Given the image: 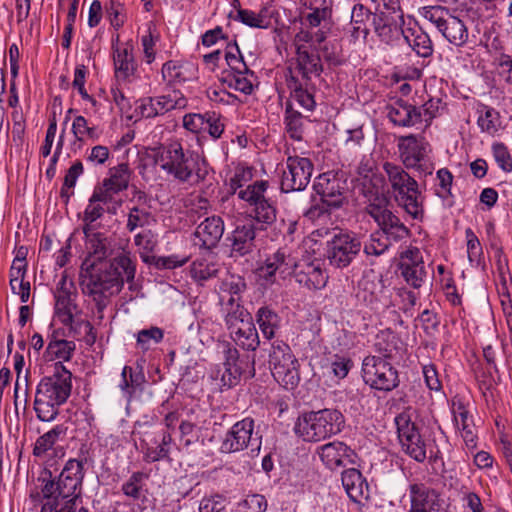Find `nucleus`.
Returning <instances> with one entry per match:
<instances>
[{"label": "nucleus", "instance_id": "f257e3e1", "mask_svg": "<svg viewBox=\"0 0 512 512\" xmlns=\"http://www.w3.org/2000/svg\"><path fill=\"white\" fill-rule=\"evenodd\" d=\"M83 233L87 256L82 263L85 274H82L81 287L83 293L92 298L102 319L110 298L121 291L125 282L134 280L136 265L126 252L106 261L113 252L111 239L91 225L83 226Z\"/></svg>", "mask_w": 512, "mask_h": 512}, {"label": "nucleus", "instance_id": "f03ea898", "mask_svg": "<svg viewBox=\"0 0 512 512\" xmlns=\"http://www.w3.org/2000/svg\"><path fill=\"white\" fill-rule=\"evenodd\" d=\"M154 162L168 175L184 183H199L208 175L207 161L198 153L184 149L177 141L158 148Z\"/></svg>", "mask_w": 512, "mask_h": 512}, {"label": "nucleus", "instance_id": "7ed1b4c3", "mask_svg": "<svg viewBox=\"0 0 512 512\" xmlns=\"http://www.w3.org/2000/svg\"><path fill=\"white\" fill-rule=\"evenodd\" d=\"M72 390V373L60 362H56L54 371L44 376L35 391L33 409L37 418L43 422L53 421L59 414V408L69 398Z\"/></svg>", "mask_w": 512, "mask_h": 512}, {"label": "nucleus", "instance_id": "20e7f679", "mask_svg": "<svg viewBox=\"0 0 512 512\" xmlns=\"http://www.w3.org/2000/svg\"><path fill=\"white\" fill-rule=\"evenodd\" d=\"M382 167L397 204L413 219L422 220L423 196L418 182L398 164L384 162Z\"/></svg>", "mask_w": 512, "mask_h": 512}, {"label": "nucleus", "instance_id": "39448f33", "mask_svg": "<svg viewBox=\"0 0 512 512\" xmlns=\"http://www.w3.org/2000/svg\"><path fill=\"white\" fill-rule=\"evenodd\" d=\"M345 418L337 409H322L304 414L298 418L295 432L304 441L318 442L340 433Z\"/></svg>", "mask_w": 512, "mask_h": 512}, {"label": "nucleus", "instance_id": "423d86ee", "mask_svg": "<svg viewBox=\"0 0 512 512\" xmlns=\"http://www.w3.org/2000/svg\"><path fill=\"white\" fill-rule=\"evenodd\" d=\"M84 478L83 462L78 459H70L66 462L57 481L52 478L50 471H43L38 478L42 482L43 496L56 495L64 499L79 501L82 494V482Z\"/></svg>", "mask_w": 512, "mask_h": 512}, {"label": "nucleus", "instance_id": "0eeeda50", "mask_svg": "<svg viewBox=\"0 0 512 512\" xmlns=\"http://www.w3.org/2000/svg\"><path fill=\"white\" fill-rule=\"evenodd\" d=\"M268 363L274 379L281 386L287 390L298 386L299 363L286 342L276 339L271 343Z\"/></svg>", "mask_w": 512, "mask_h": 512}, {"label": "nucleus", "instance_id": "6e6552de", "mask_svg": "<svg viewBox=\"0 0 512 512\" xmlns=\"http://www.w3.org/2000/svg\"><path fill=\"white\" fill-rule=\"evenodd\" d=\"M389 200L384 194L376 193L366 207L367 213L377 223L378 231L392 243L407 241L411 232L390 209Z\"/></svg>", "mask_w": 512, "mask_h": 512}, {"label": "nucleus", "instance_id": "1a4fd4ad", "mask_svg": "<svg viewBox=\"0 0 512 512\" xmlns=\"http://www.w3.org/2000/svg\"><path fill=\"white\" fill-rule=\"evenodd\" d=\"M421 15L432 23L450 44L463 47L467 43L469 32L465 22L454 16L448 8L425 6L421 9Z\"/></svg>", "mask_w": 512, "mask_h": 512}, {"label": "nucleus", "instance_id": "9d476101", "mask_svg": "<svg viewBox=\"0 0 512 512\" xmlns=\"http://www.w3.org/2000/svg\"><path fill=\"white\" fill-rule=\"evenodd\" d=\"M362 250L361 237L348 230L335 229L326 244V257L336 268L348 267Z\"/></svg>", "mask_w": 512, "mask_h": 512}, {"label": "nucleus", "instance_id": "9b49d317", "mask_svg": "<svg viewBox=\"0 0 512 512\" xmlns=\"http://www.w3.org/2000/svg\"><path fill=\"white\" fill-rule=\"evenodd\" d=\"M362 378L372 389L390 392L399 386L398 370L381 356H366L362 362Z\"/></svg>", "mask_w": 512, "mask_h": 512}, {"label": "nucleus", "instance_id": "f8f14e48", "mask_svg": "<svg viewBox=\"0 0 512 512\" xmlns=\"http://www.w3.org/2000/svg\"><path fill=\"white\" fill-rule=\"evenodd\" d=\"M400 159L407 169H416L420 174L431 175L434 166L428 160L430 145L423 137L416 135L401 136L398 139Z\"/></svg>", "mask_w": 512, "mask_h": 512}, {"label": "nucleus", "instance_id": "ddd939ff", "mask_svg": "<svg viewBox=\"0 0 512 512\" xmlns=\"http://www.w3.org/2000/svg\"><path fill=\"white\" fill-rule=\"evenodd\" d=\"M254 425L251 417L237 421L222 437L219 451L226 454L236 453L254 445L259 450L261 441L257 433L253 436Z\"/></svg>", "mask_w": 512, "mask_h": 512}, {"label": "nucleus", "instance_id": "4468645a", "mask_svg": "<svg viewBox=\"0 0 512 512\" xmlns=\"http://www.w3.org/2000/svg\"><path fill=\"white\" fill-rule=\"evenodd\" d=\"M225 370L221 380L224 386L229 388L238 384L240 379L252 378L255 375V360L249 355H240L238 349L230 343L225 345Z\"/></svg>", "mask_w": 512, "mask_h": 512}, {"label": "nucleus", "instance_id": "2eb2a0df", "mask_svg": "<svg viewBox=\"0 0 512 512\" xmlns=\"http://www.w3.org/2000/svg\"><path fill=\"white\" fill-rule=\"evenodd\" d=\"M261 231V227H258L253 219L237 222L227 238L230 241V256L238 258L256 253L259 250L257 236Z\"/></svg>", "mask_w": 512, "mask_h": 512}, {"label": "nucleus", "instance_id": "dca6fc26", "mask_svg": "<svg viewBox=\"0 0 512 512\" xmlns=\"http://www.w3.org/2000/svg\"><path fill=\"white\" fill-rule=\"evenodd\" d=\"M314 165L307 157L289 156L281 179L283 192L302 191L310 182Z\"/></svg>", "mask_w": 512, "mask_h": 512}, {"label": "nucleus", "instance_id": "f3484780", "mask_svg": "<svg viewBox=\"0 0 512 512\" xmlns=\"http://www.w3.org/2000/svg\"><path fill=\"white\" fill-rule=\"evenodd\" d=\"M399 441L403 450L417 462L426 459V445L409 415L401 413L395 418Z\"/></svg>", "mask_w": 512, "mask_h": 512}, {"label": "nucleus", "instance_id": "a211bd4d", "mask_svg": "<svg viewBox=\"0 0 512 512\" xmlns=\"http://www.w3.org/2000/svg\"><path fill=\"white\" fill-rule=\"evenodd\" d=\"M313 189L320 200L332 208H341L347 203V182L333 172L320 174L315 178Z\"/></svg>", "mask_w": 512, "mask_h": 512}, {"label": "nucleus", "instance_id": "6ab92c4d", "mask_svg": "<svg viewBox=\"0 0 512 512\" xmlns=\"http://www.w3.org/2000/svg\"><path fill=\"white\" fill-rule=\"evenodd\" d=\"M54 298V313L61 323H69L71 322V317H76L81 313L76 303V287L72 280H68L66 274H63L59 280L54 292Z\"/></svg>", "mask_w": 512, "mask_h": 512}, {"label": "nucleus", "instance_id": "aec40b11", "mask_svg": "<svg viewBox=\"0 0 512 512\" xmlns=\"http://www.w3.org/2000/svg\"><path fill=\"white\" fill-rule=\"evenodd\" d=\"M410 508L420 512H450L440 493L425 484H412L409 487Z\"/></svg>", "mask_w": 512, "mask_h": 512}, {"label": "nucleus", "instance_id": "412c9836", "mask_svg": "<svg viewBox=\"0 0 512 512\" xmlns=\"http://www.w3.org/2000/svg\"><path fill=\"white\" fill-rule=\"evenodd\" d=\"M387 117L394 125L411 127L422 123V112L413 104L398 98L386 106Z\"/></svg>", "mask_w": 512, "mask_h": 512}, {"label": "nucleus", "instance_id": "4be33fe9", "mask_svg": "<svg viewBox=\"0 0 512 512\" xmlns=\"http://www.w3.org/2000/svg\"><path fill=\"white\" fill-rule=\"evenodd\" d=\"M286 86L290 91V97L295 100L302 108L313 111L316 106L313 90L315 89L312 82L303 84L302 80L295 75L291 67L287 68L285 73Z\"/></svg>", "mask_w": 512, "mask_h": 512}, {"label": "nucleus", "instance_id": "5701e85b", "mask_svg": "<svg viewBox=\"0 0 512 512\" xmlns=\"http://www.w3.org/2000/svg\"><path fill=\"white\" fill-rule=\"evenodd\" d=\"M224 233V221L220 216L207 217L196 228L194 236L200 247L211 250L217 246Z\"/></svg>", "mask_w": 512, "mask_h": 512}, {"label": "nucleus", "instance_id": "b1692460", "mask_svg": "<svg viewBox=\"0 0 512 512\" xmlns=\"http://www.w3.org/2000/svg\"><path fill=\"white\" fill-rule=\"evenodd\" d=\"M295 71L300 75L299 79L303 84L311 82L312 75L319 77L323 72L321 58L317 54L310 53L304 45L296 48Z\"/></svg>", "mask_w": 512, "mask_h": 512}, {"label": "nucleus", "instance_id": "393cba45", "mask_svg": "<svg viewBox=\"0 0 512 512\" xmlns=\"http://www.w3.org/2000/svg\"><path fill=\"white\" fill-rule=\"evenodd\" d=\"M354 451L343 442H331L321 447L320 458L331 470L352 462Z\"/></svg>", "mask_w": 512, "mask_h": 512}, {"label": "nucleus", "instance_id": "a878e982", "mask_svg": "<svg viewBox=\"0 0 512 512\" xmlns=\"http://www.w3.org/2000/svg\"><path fill=\"white\" fill-rule=\"evenodd\" d=\"M402 348L400 337L391 329H384L377 333L374 349L383 359L389 361L395 358Z\"/></svg>", "mask_w": 512, "mask_h": 512}, {"label": "nucleus", "instance_id": "bb28decb", "mask_svg": "<svg viewBox=\"0 0 512 512\" xmlns=\"http://www.w3.org/2000/svg\"><path fill=\"white\" fill-rule=\"evenodd\" d=\"M341 480L347 495L354 502H360L362 498L368 497V484L359 470L355 468L344 470Z\"/></svg>", "mask_w": 512, "mask_h": 512}, {"label": "nucleus", "instance_id": "cd10ccee", "mask_svg": "<svg viewBox=\"0 0 512 512\" xmlns=\"http://www.w3.org/2000/svg\"><path fill=\"white\" fill-rule=\"evenodd\" d=\"M236 346L246 351H255L260 345L258 331L254 322L240 324V327L229 332Z\"/></svg>", "mask_w": 512, "mask_h": 512}, {"label": "nucleus", "instance_id": "c85d7f7f", "mask_svg": "<svg viewBox=\"0 0 512 512\" xmlns=\"http://www.w3.org/2000/svg\"><path fill=\"white\" fill-rule=\"evenodd\" d=\"M255 317L263 336L268 340L273 339L281 327V317L278 313L269 306H262Z\"/></svg>", "mask_w": 512, "mask_h": 512}, {"label": "nucleus", "instance_id": "c756f323", "mask_svg": "<svg viewBox=\"0 0 512 512\" xmlns=\"http://www.w3.org/2000/svg\"><path fill=\"white\" fill-rule=\"evenodd\" d=\"M115 76L127 80L136 70L132 52L128 48H116L113 53Z\"/></svg>", "mask_w": 512, "mask_h": 512}, {"label": "nucleus", "instance_id": "7c9ffc66", "mask_svg": "<svg viewBox=\"0 0 512 512\" xmlns=\"http://www.w3.org/2000/svg\"><path fill=\"white\" fill-rule=\"evenodd\" d=\"M477 113V124L482 132L494 135L499 131L501 119L499 112L495 108L480 104L477 108Z\"/></svg>", "mask_w": 512, "mask_h": 512}, {"label": "nucleus", "instance_id": "2f4dec72", "mask_svg": "<svg viewBox=\"0 0 512 512\" xmlns=\"http://www.w3.org/2000/svg\"><path fill=\"white\" fill-rule=\"evenodd\" d=\"M253 216L250 215L248 219H253L258 227L264 231L269 225H272L277 218V209L275 203L270 199H262L261 202L253 206Z\"/></svg>", "mask_w": 512, "mask_h": 512}, {"label": "nucleus", "instance_id": "473e14b6", "mask_svg": "<svg viewBox=\"0 0 512 512\" xmlns=\"http://www.w3.org/2000/svg\"><path fill=\"white\" fill-rule=\"evenodd\" d=\"M69 328L70 334L77 340H82L88 346H93L97 339L93 325L85 319L71 317V322L62 323Z\"/></svg>", "mask_w": 512, "mask_h": 512}, {"label": "nucleus", "instance_id": "72a5a7b5", "mask_svg": "<svg viewBox=\"0 0 512 512\" xmlns=\"http://www.w3.org/2000/svg\"><path fill=\"white\" fill-rule=\"evenodd\" d=\"M163 81L170 87L190 80L189 68L177 61H167L161 69Z\"/></svg>", "mask_w": 512, "mask_h": 512}, {"label": "nucleus", "instance_id": "f704fd0d", "mask_svg": "<svg viewBox=\"0 0 512 512\" xmlns=\"http://www.w3.org/2000/svg\"><path fill=\"white\" fill-rule=\"evenodd\" d=\"M403 37L418 56L427 58L433 54V44L427 33L421 30L416 31L409 29L404 33Z\"/></svg>", "mask_w": 512, "mask_h": 512}, {"label": "nucleus", "instance_id": "c9c22d12", "mask_svg": "<svg viewBox=\"0 0 512 512\" xmlns=\"http://www.w3.org/2000/svg\"><path fill=\"white\" fill-rule=\"evenodd\" d=\"M75 350L76 344L74 341H52L48 342L44 356L48 361L58 360L57 362L63 364V362H68L72 359Z\"/></svg>", "mask_w": 512, "mask_h": 512}, {"label": "nucleus", "instance_id": "e433bc0d", "mask_svg": "<svg viewBox=\"0 0 512 512\" xmlns=\"http://www.w3.org/2000/svg\"><path fill=\"white\" fill-rule=\"evenodd\" d=\"M284 123L289 137L296 141L303 140L304 122L302 114L295 110L291 101L285 104Z\"/></svg>", "mask_w": 512, "mask_h": 512}, {"label": "nucleus", "instance_id": "4c0bfd02", "mask_svg": "<svg viewBox=\"0 0 512 512\" xmlns=\"http://www.w3.org/2000/svg\"><path fill=\"white\" fill-rule=\"evenodd\" d=\"M41 512H89L84 507H78L79 501L64 499L56 495L44 496Z\"/></svg>", "mask_w": 512, "mask_h": 512}, {"label": "nucleus", "instance_id": "58836bf2", "mask_svg": "<svg viewBox=\"0 0 512 512\" xmlns=\"http://www.w3.org/2000/svg\"><path fill=\"white\" fill-rule=\"evenodd\" d=\"M227 305L231 307L225 316V324L229 332L240 327V324L253 321V317L248 310L236 302L234 297H230Z\"/></svg>", "mask_w": 512, "mask_h": 512}, {"label": "nucleus", "instance_id": "ea45409f", "mask_svg": "<svg viewBox=\"0 0 512 512\" xmlns=\"http://www.w3.org/2000/svg\"><path fill=\"white\" fill-rule=\"evenodd\" d=\"M159 115H163L174 109H182L187 105V99L179 90H173L172 93L157 97H151Z\"/></svg>", "mask_w": 512, "mask_h": 512}, {"label": "nucleus", "instance_id": "a19ab883", "mask_svg": "<svg viewBox=\"0 0 512 512\" xmlns=\"http://www.w3.org/2000/svg\"><path fill=\"white\" fill-rule=\"evenodd\" d=\"M297 281L309 289H321L326 285L327 276L319 265L311 263L305 271L297 274Z\"/></svg>", "mask_w": 512, "mask_h": 512}, {"label": "nucleus", "instance_id": "79ce46f5", "mask_svg": "<svg viewBox=\"0 0 512 512\" xmlns=\"http://www.w3.org/2000/svg\"><path fill=\"white\" fill-rule=\"evenodd\" d=\"M130 180V170L127 163H121L110 168L109 177L104 179V186L112 189L113 192H120L127 189Z\"/></svg>", "mask_w": 512, "mask_h": 512}, {"label": "nucleus", "instance_id": "37998d69", "mask_svg": "<svg viewBox=\"0 0 512 512\" xmlns=\"http://www.w3.org/2000/svg\"><path fill=\"white\" fill-rule=\"evenodd\" d=\"M265 12V9H262L259 13L249 9H239L235 15H233V12H229V17L251 28L266 29L270 25V20Z\"/></svg>", "mask_w": 512, "mask_h": 512}, {"label": "nucleus", "instance_id": "c03bdc74", "mask_svg": "<svg viewBox=\"0 0 512 512\" xmlns=\"http://www.w3.org/2000/svg\"><path fill=\"white\" fill-rule=\"evenodd\" d=\"M269 183L266 180H258L252 184L247 185L245 189L238 191L237 196L239 199L247 202L249 205L254 206L266 199L265 193L268 189Z\"/></svg>", "mask_w": 512, "mask_h": 512}, {"label": "nucleus", "instance_id": "a18cd8bd", "mask_svg": "<svg viewBox=\"0 0 512 512\" xmlns=\"http://www.w3.org/2000/svg\"><path fill=\"white\" fill-rule=\"evenodd\" d=\"M401 274L405 281L414 288H420L426 277L424 263L417 261L413 263H402Z\"/></svg>", "mask_w": 512, "mask_h": 512}, {"label": "nucleus", "instance_id": "49530a36", "mask_svg": "<svg viewBox=\"0 0 512 512\" xmlns=\"http://www.w3.org/2000/svg\"><path fill=\"white\" fill-rule=\"evenodd\" d=\"M146 479H148V475L144 472H133L128 480L122 484L121 490L123 494L133 500L140 499L144 491Z\"/></svg>", "mask_w": 512, "mask_h": 512}, {"label": "nucleus", "instance_id": "de8ad7c7", "mask_svg": "<svg viewBox=\"0 0 512 512\" xmlns=\"http://www.w3.org/2000/svg\"><path fill=\"white\" fill-rule=\"evenodd\" d=\"M225 60L231 69V72L251 73V76L254 75V72L250 70L247 64L244 62L243 56L236 42L227 45L225 51Z\"/></svg>", "mask_w": 512, "mask_h": 512}, {"label": "nucleus", "instance_id": "09e8293b", "mask_svg": "<svg viewBox=\"0 0 512 512\" xmlns=\"http://www.w3.org/2000/svg\"><path fill=\"white\" fill-rule=\"evenodd\" d=\"M393 243L390 242L385 235L381 234L378 230L370 235L368 242L362 245L363 252L367 256H380L383 255Z\"/></svg>", "mask_w": 512, "mask_h": 512}, {"label": "nucleus", "instance_id": "8fccbe9b", "mask_svg": "<svg viewBox=\"0 0 512 512\" xmlns=\"http://www.w3.org/2000/svg\"><path fill=\"white\" fill-rule=\"evenodd\" d=\"M249 73L229 72L221 78V81L228 88L249 95L253 92V84L246 75Z\"/></svg>", "mask_w": 512, "mask_h": 512}, {"label": "nucleus", "instance_id": "3c124183", "mask_svg": "<svg viewBox=\"0 0 512 512\" xmlns=\"http://www.w3.org/2000/svg\"><path fill=\"white\" fill-rule=\"evenodd\" d=\"M276 267L281 275L292 273L297 267L296 260L292 257L286 248H280L275 253L267 257Z\"/></svg>", "mask_w": 512, "mask_h": 512}, {"label": "nucleus", "instance_id": "603ef678", "mask_svg": "<svg viewBox=\"0 0 512 512\" xmlns=\"http://www.w3.org/2000/svg\"><path fill=\"white\" fill-rule=\"evenodd\" d=\"M71 130L76 142L81 143L85 139L96 141L99 138L96 127H89L85 117L80 115L74 118Z\"/></svg>", "mask_w": 512, "mask_h": 512}, {"label": "nucleus", "instance_id": "864d4df0", "mask_svg": "<svg viewBox=\"0 0 512 512\" xmlns=\"http://www.w3.org/2000/svg\"><path fill=\"white\" fill-rule=\"evenodd\" d=\"M154 218L148 209L141 208L140 206H133L130 208L126 228L129 232L135 229L150 225Z\"/></svg>", "mask_w": 512, "mask_h": 512}, {"label": "nucleus", "instance_id": "5fc2aeb1", "mask_svg": "<svg viewBox=\"0 0 512 512\" xmlns=\"http://www.w3.org/2000/svg\"><path fill=\"white\" fill-rule=\"evenodd\" d=\"M105 12L111 26L116 30L120 29L127 19L126 7L119 0H109L105 4Z\"/></svg>", "mask_w": 512, "mask_h": 512}, {"label": "nucleus", "instance_id": "6e6d98bb", "mask_svg": "<svg viewBox=\"0 0 512 512\" xmlns=\"http://www.w3.org/2000/svg\"><path fill=\"white\" fill-rule=\"evenodd\" d=\"M455 425L461 432V437L469 450H473L477 447V433L475 431V425L470 415L465 418H459Z\"/></svg>", "mask_w": 512, "mask_h": 512}, {"label": "nucleus", "instance_id": "4d7b16f0", "mask_svg": "<svg viewBox=\"0 0 512 512\" xmlns=\"http://www.w3.org/2000/svg\"><path fill=\"white\" fill-rule=\"evenodd\" d=\"M83 164L77 160L66 172L60 195L68 200L73 192H70L76 185L78 177L83 173Z\"/></svg>", "mask_w": 512, "mask_h": 512}, {"label": "nucleus", "instance_id": "13d9d810", "mask_svg": "<svg viewBox=\"0 0 512 512\" xmlns=\"http://www.w3.org/2000/svg\"><path fill=\"white\" fill-rule=\"evenodd\" d=\"M247 288L245 279L240 275L228 274L219 285V290L233 295L242 294Z\"/></svg>", "mask_w": 512, "mask_h": 512}, {"label": "nucleus", "instance_id": "bf43d9fd", "mask_svg": "<svg viewBox=\"0 0 512 512\" xmlns=\"http://www.w3.org/2000/svg\"><path fill=\"white\" fill-rule=\"evenodd\" d=\"M145 382V376L140 365L137 368L131 369L129 378L125 381H121L120 388L128 396H132L136 389L139 388Z\"/></svg>", "mask_w": 512, "mask_h": 512}, {"label": "nucleus", "instance_id": "052dcab7", "mask_svg": "<svg viewBox=\"0 0 512 512\" xmlns=\"http://www.w3.org/2000/svg\"><path fill=\"white\" fill-rule=\"evenodd\" d=\"M206 116V131L213 139H219L225 130L222 115L215 111H206Z\"/></svg>", "mask_w": 512, "mask_h": 512}, {"label": "nucleus", "instance_id": "680f3d73", "mask_svg": "<svg viewBox=\"0 0 512 512\" xmlns=\"http://www.w3.org/2000/svg\"><path fill=\"white\" fill-rule=\"evenodd\" d=\"M242 512H265L268 502L261 494H249L240 503Z\"/></svg>", "mask_w": 512, "mask_h": 512}, {"label": "nucleus", "instance_id": "e2e57ef3", "mask_svg": "<svg viewBox=\"0 0 512 512\" xmlns=\"http://www.w3.org/2000/svg\"><path fill=\"white\" fill-rule=\"evenodd\" d=\"M253 177L252 169L249 167H236L233 176L229 180V188L231 194H237L238 190L249 182Z\"/></svg>", "mask_w": 512, "mask_h": 512}, {"label": "nucleus", "instance_id": "0e129e2a", "mask_svg": "<svg viewBox=\"0 0 512 512\" xmlns=\"http://www.w3.org/2000/svg\"><path fill=\"white\" fill-rule=\"evenodd\" d=\"M196 428L197 425L189 420H183L180 423V443L184 448L188 449L190 446L198 442L199 436L197 434Z\"/></svg>", "mask_w": 512, "mask_h": 512}, {"label": "nucleus", "instance_id": "69168bd1", "mask_svg": "<svg viewBox=\"0 0 512 512\" xmlns=\"http://www.w3.org/2000/svg\"><path fill=\"white\" fill-rule=\"evenodd\" d=\"M164 337V332L159 327L140 330L137 334V344L143 349L148 350L150 342L159 343Z\"/></svg>", "mask_w": 512, "mask_h": 512}, {"label": "nucleus", "instance_id": "338daca9", "mask_svg": "<svg viewBox=\"0 0 512 512\" xmlns=\"http://www.w3.org/2000/svg\"><path fill=\"white\" fill-rule=\"evenodd\" d=\"M494 159L498 166L505 172L512 171V157L508 148L503 143H494L492 145Z\"/></svg>", "mask_w": 512, "mask_h": 512}, {"label": "nucleus", "instance_id": "774afa93", "mask_svg": "<svg viewBox=\"0 0 512 512\" xmlns=\"http://www.w3.org/2000/svg\"><path fill=\"white\" fill-rule=\"evenodd\" d=\"M227 505V499L219 494L204 497L199 504V512H222Z\"/></svg>", "mask_w": 512, "mask_h": 512}]
</instances>
